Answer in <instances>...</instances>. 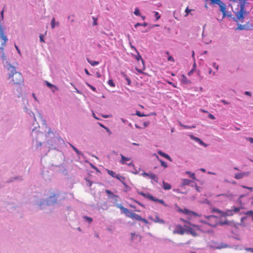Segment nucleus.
<instances>
[{"mask_svg": "<svg viewBox=\"0 0 253 253\" xmlns=\"http://www.w3.org/2000/svg\"><path fill=\"white\" fill-rule=\"evenodd\" d=\"M233 11L239 20H242L248 12L245 10V6L248 2L246 0H229Z\"/></svg>", "mask_w": 253, "mask_h": 253, "instance_id": "1", "label": "nucleus"}, {"mask_svg": "<svg viewBox=\"0 0 253 253\" xmlns=\"http://www.w3.org/2000/svg\"><path fill=\"white\" fill-rule=\"evenodd\" d=\"M8 79L10 80L13 85H21L24 82V79L22 74L17 71L14 67H12V70L8 74Z\"/></svg>", "mask_w": 253, "mask_h": 253, "instance_id": "2", "label": "nucleus"}, {"mask_svg": "<svg viewBox=\"0 0 253 253\" xmlns=\"http://www.w3.org/2000/svg\"><path fill=\"white\" fill-rule=\"evenodd\" d=\"M117 207L119 208L121 210L123 211V212L126 214V216L132 219H135L138 221L140 220L141 218V216L132 212H130L127 209L121 205H117Z\"/></svg>", "mask_w": 253, "mask_h": 253, "instance_id": "3", "label": "nucleus"}, {"mask_svg": "<svg viewBox=\"0 0 253 253\" xmlns=\"http://www.w3.org/2000/svg\"><path fill=\"white\" fill-rule=\"evenodd\" d=\"M205 218L207 220L205 221V223L212 227L216 226L219 222L218 217L215 215L206 216Z\"/></svg>", "mask_w": 253, "mask_h": 253, "instance_id": "4", "label": "nucleus"}, {"mask_svg": "<svg viewBox=\"0 0 253 253\" xmlns=\"http://www.w3.org/2000/svg\"><path fill=\"white\" fill-rule=\"evenodd\" d=\"M186 229H185L182 225L178 224L175 226V229L173 231V233L183 235L186 233Z\"/></svg>", "mask_w": 253, "mask_h": 253, "instance_id": "5", "label": "nucleus"}, {"mask_svg": "<svg viewBox=\"0 0 253 253\" xmlns=\"http://www.w3.org/2000/svg\"><path fill=\"white\" fill-rule=\"evenodd\" d=\"M148 218L155 223L159 224H164L165 223L163 219L159 217V214L157 212L155 213L154 217L152 216H149Z\"/></svg>", "mask_w": 253, "mask_h": 253, "instance_id": "6", "label": "nucleus"}, {"mask_svg": "<svg viewBox=\"0 0 253 253\" xmlns=\"http://www.w3.org/2000/svg\"><path fill=\"white\" fill-rule=\"evenodd\" d=\"M182 213L188 215L190 217H192V216H198L199 214L197 213L196 212H195L193 211H190L187 209H184L182 210Z\"/></svg>", "mask_w": 253, "mask_h": 253, "instance_id": "7", "label": "nucleus"}, {"mask_svg": "<svg viewBox=\"0 0 253 253\" xmlns=\"http://www.w3.org/2000/svg\"><path fill=\"white\" fill-rule=\"evenodd\" d=\"M141 175L143 176H149V177L150 179L154 180L156 182H158V177L155 174H154L152 173H147V172H144L142 173H141Z\"/></svg>", "mask_w": 253, "mask_h": 253, "instance_id": "8", "label": "nucleus"}, {"mask_svg": "<svg viewBox=\"0 0 253 253\" xmlns=\"http://www.w3.org/2000/svg\"><path fill=\"white\" fill-rule=\"evenodd\" d=\"M0 38L2 39L3 42L2 43V45H4L7 41L6 36L4 35L3 30L2 27L0 25Z\"/></svg>", "mask_w": 253, "mask_h": 253, "instance_id": "9", "label": "nucleus"}, {"mask_svg": "<svg viewBox=\"0 0 253 253\" xmlns=\"http://www.w3.org/2000/svg\"><path fill=\"white\" fill-rule=\"evenodd\" d=\"M140 194L151 201L158 202L159 199L158 198H155L154 197H153L152 195L150 194L149 193L145 194L144 193H141Z\"/></svg>", "mask_w": 253, "mask_h": 253, "instance_id": "10", "label": "nucleus"}, {"mask_svg": "<svg viewBox=\"0 0 253 253\" xmlns=\"http://www.w3.org/2000/svg\"><path fill=\"white\" fill-rule=\"evenodd\" d=\"M240 210V208L235 207H233L232 208L231 210L227 211H226V215H232L233 214V212H238Z\"/></svg>", "mask_w": 253, "mask_h": 253, "instance_id": "11", "label": "nucleus"}, {"mask_svg": "<svg viewBox=\"0 0 253 253\" xmlns=\"http://www.w3.org/2000/svg\"><path fill=\"white\" fill-rule=\"evenodd\" d=\"M186 233H189L194 237H196L198 235L195 229L190 227L187 228Z\"/></svg>", "mask_w": 253, "mask_h": 253, "instance_id": "12", "label": "nucleus"}, {"mask_svg": "<svg viewBox=\"0 0 253 253\" xmlns=\"http://www.w3.org/2000/svg\"><path fill=\"white\" fill-rule=\"evenodd\" d=\"M249 174H250L249 172L238 173H236L234 177H235V178H236L237 179H239L242 178L245 176H248L249 175Z\"/></svg>", "mask_w": 253, "mask_h": 253, "instance_id": "13", "label": "nucleus"}, {"mask_svg": "<svg viewBox=\"0 0 253 253\" xmlns=\"http://www.w3.org/2000/svg\"><path fill=\"white\" fill-rule=\"evenodd\" d=\"M218 5L220 7V11L223 13V17H224L226 14V6H225V5L222 1Z\"/></svg>", "mask_w": 253, "mask_h": 253, "instance_id": "14", "label": "nucleus"}, {"mask_svg": "<svg viewBox=\"0 0 253 253\" xmlns=\"http://www.w3.org/2000/svg\"><path fill=\"white\" fill-rule=\"evenodd\" d=\"M191 137L192 139L194 140L196 142H199L201 145L205 146V147L207 146V145L205 144L200 138L196 137L193 135L191 136Z\"/></svg>", "mask_w": 253, "mask_h": 253, "instance_id": "15", "label": "nucleus"}, {"mask_svg": "<svg viewBox=\"0 0 253 253\" xmlns=\"http://www.w3.org/2000/svg\"><path fill=\"white\" fill-rule=\"evenodd\" d=\"M121 160L120 161V163L122 165H124L126 164L127 161H129L130 160V158L128 157H126L125 156L123 155L122 154H121Z\"/></svg>", "mask_w": 253, "mask_h": 253, "instance_id": "16", "label": "nucleus"}, {"mask_svg": "<svg viewBox=\"0 0 253 253\" xmlns=\"http://www.w3.org/2000/svg\"><path fill=\"white\" fill-rule=\"evenodd\" d=\"M181 82L185 84H188L191 83V82L189 80H188L185 75H182L181 76Z\"/></svg>", "mask_w": 253, "mask_h": 253, "instance_id": "17", "label": "nucleus"}, {"mask_svg": "<svg viewBox=\"0 0 253 253\" xmlns=\"http://www.w3.org/2000/svg\"><path fill=\"white\" fill-rule=\"evenodd\" d=\"M163 188L165 190H169L171 188V186L170 184L168 182H166L165 181H163Z\"/></svg>", "mask_w": 253, "mask_h": 253, "instance_id": "18", "label": "nucleus"}, {"mask_svg": "<svg viewBox=\"0 0 253 253\" xmlns=\"http://www.w3.org/2000/svg\"><path fill=\"white\" fill-rule=\"evenodd\" d=\"M228 247V246L227 244L221 243L217 244L216 245L215 248L217 249H221L226 248Z\"/></svg>", "mask_w": 253, "mask_h": 253, "instance_id": "19", "label": "nucleus"}, {"mask_svg": "<svg viewBox=\"0 0 253 253\" xmlns=\"http://www.w3.org/2000/svg\"><path fill=\"white\" fill-rule=\"evenodd\" d=\"M47 86H48L49 88H51L52 91L54 92L55 90H57L58 89V87H56L55 85L46 82Z\"/></svg>", "mask_w": 253, "mask_h": 253, "instance_id": "20", "label": "nucleus"}, {"mask_svg": "<svg viewBox=\"0 0 253 253\" xmlns=\"http://www.w3.org/2000/svg\"><path fill=\"white\" fill-rule=\"evenodd\" d=\"M191 183V181L188 179H183L182 180L181 186L188 185Z\"/></svg>", "mask_w": 253, "mask_h": 253, "instance_id": "21", "label": "nucleus"}, {"mask_svg": "<svg viewBox=\"0 0 253 253\" xmlns=\"http://www.w3.org/2000/svg\"><path fill=\"white\" fill-rule=\"evenodd\" d=\"M158 154L164 157V158H166V159L171 161V158L168 154H165V153H164V152H162L161 151H159L158 152Z\"/></svg>", "mask_w": 253, "mask_h": 253, "instance_id": "22", "label": "nucleus"}, {"mask_svg": "<svg viewBox=\"0 0 253 253\" xmlns=\"http://www.w3.org/2000/svg\"><path fill=\"white\" fill-rule=\"evenodd\" d=\"M117 179L119 180L122 183L125 184L124 181L125 180V177L124 176H122L119 174H118L116 177Z\"/></svg>", "mask_w": 253, "mask_h": 253, "instance_id": "23", "label": "nucleus"}, {"mask_svg": "<svg viewBox=\"0 0 253 253\" xmlns=\"http://www.w3.org/2000/svg\"><path fill=\"white\" fill-rule=\"evenodd\" d=\"M106 170L108 174L113 177H116L117 175L116 174V173L114 171L109 169H106Z\"/></svg>", "mask_w": 253, "mask_h": 253, "instance_id": "24", "label": "nucleus"}, {"mask_svg": "<svg viewBox=\"0 0 253 253\" xmlns=\"http://www.w3.org/2000/svg\"><path fill=\"white\" fill-rule=\"evenodd\" d=\"M87 60L88 62L91 66H93L97 65L99 64V62H98V61L90 60L89 59H87Z\"/></svg>", "mask_w": 253, "mask_h": 253, "instance_id": "25", "label": "nucleus"}, {"mask_svg": "<svg viewBox=\"0 0 253 253\" xmlns=\"http://www.w3.org/2000/svg\"><path fill=\"white\" fill-rule=\"evenodd\" d=\"M186 173H187V174H188L189 175V176L192 178L193 180H196V176H195V174L194 173H192L190 171H186Z\"/></svg>", "mask_w": 253, "mask_h": 253, "instance_id": "26", "label": "nucleus"}, {"mask_svg": "<svg viewBox=\"0 0 253 253\" xmlns=\"http://www.w3.org/2000/svg\"><path fill=\"white\" fill-rule=\"evenodd\" d=\"M137 55L135 56V58L137 61L141 60L142 64H144V61L143 59L142 58L141 56L139 54L138 52H137Z\"/></svg>", "mask_w": 253, "mask_h": 253, "instance_id": "27", "label": "nucleus"}, {"mask_svg": "<svg viewBox=\"0 0 253 253\" xmlns=\"http://www.w3.org/2000/svg\"><path fill=\"white\" fill-rule=\"evenodd\" d=\"M179 125L183 127L184 128H195L196 127L195 126H185V125L182 124L180 122H179Z\"/></svg>", "mask_w": 253, "mask_h": 253, "instance_id": "28", "label": "nucleus"}, {"mask_svg": "<svg viewBox=\"0 0 253 253\" xmlns=\"http://www.w3.org/2000/svg\"><path fill=\"white\" fill-rule=\"evenodd\" d=\"M84 218L89 223H91L93 220L91 217L87 216H84Z\"/></svg>", "mask_w": 253, "mask_h": 253, "instance_id": "29", "label": "nucleus"}, {"mask_svg": "<svg viewBox=\"0 0 253 253\" xmlns=\"http://www.w3.org/2000/svg\"><path fill=\"white\" fill-rule=\"evenodd\" d=\"M69 145L77 154H80V151L70 143H69Z\"/></svg>", "mask_w": 253, "mask_h": 253, "instance_id": "30", "label": "nucleus"}, {"mask_svg": "<svg viewBox=\"0 0 253 253\" xmlns=\"http://www.w3.org/2000/svg\"><path fill=\"white\" fill-rule=\"evenodd\" d=\"M134 14L136 16H139L140 15V11L138 8L135 9Z\"/></svg>", "mask_w": 253, "mask_h": 253, "instance_id": "31", "label": "nucleus"}, {"mask_svg": "<svg viewBox=\"0 0 253 253\" xmlns=\"http://www.w3.org/2000/svg\"><path fill=\"white\" fill-rule=\"evenodd\" d=\"M108 84L112 87L115 86V84L114 83L112 80H109L108 82Z\"/></svg>", "mask_w": 253, "mask_h": 253, "instance_id": "32", "label": "nucleus"}, {"mask_svg": "<svg viewBox=\"0 0 253 253\" xmlns=\"http://www.w3.org/2000/svg\"><path fill=\"white\" fill-rule=\"evenodd\" d=\"M55 18H53L51 22V26L52 29H54L55 27Z\"/></svg>", "mask_w": 253, "mask_h": 253, "instance_id": "33", "label": "nucleus"}, {"mask_svg": "<svg viewBox=\"0 0 253 253\" xmlns=\"http://www.w3.org/2000/svg\"><path fill=\"white\" fill-rule=\"evenodd\" d=\"M144 26V27H146L147 26V23H146V22H144V23L143 24H140L139 23H137V24H136L135 25V27H136L137 26Z\"/></svg>", "mask_w": 253, "mask_h": 253, "instance_id": "34", "label": "nucleus"}, {"mask_svg": "<svg viewBox=\"0 0 253 253\" xmlns=\"http://www.w3.org/2000/svg\"><path fill=\"white\" fill-rule=\"evenodd\" d=\"M136 115L138 117H144L146 116V115H144V114H141L140 111H137L136 112Z\"/></svg>", "mask_w": 253, "mask_h": 253, "instance_id": "35", "label": "nucleus"}, {"mask_svg": "<svg viewBox=\"0 0 253 253\" xmlns=\"http://www.w3.org/2000/svg\"><path fill=\"white\" fill-rule=\"evenodd\" d=\"M160 163H161V166L164 167V168H167L168 167L167 164L165 162H164L162 160H160Z\"/></svg>", "mask_w": 253, "mask_h": 253, "instance_id": "36", "label": "nucleus"}, {"mask_svg": "<svg viewBox=\"0 0 253 253\" xmlns=\"http://www.w3.org/2000/svg\"><path fill=\"white\" fill-rule=\"evenodd\" d=\"M87 84V85L88 86H89L93 91H96V88L93 86H92L91 85L89 84L88 83H86V84Z\"/></svg>", "mask_w": 253, "mask_h": 253, "instance_id": "37", "label": "nucleus"}, {"mask_svg": "<svg viewBox=\"0 0 253 253\" xmlns=\"http://www.w3.org/2000/svg\"><path fill=\"white\" fill-rule=\"evenodd\" d=\"M168 60L169 61H171L172 62H174L175 61L174 58H173L172 56H169L168 58Z\"/></svg>", "mask_w": 253, "mask_h": 253, "instance_id": "38", "label": "nucleus"}, {"mask_svg": "<svg viewBox=\"0 0 253 253\" xmlns=\"http://www.w3.org/2000/svg\"><path fill=\"white\" fill-rule=\"evenodd\" d=\"M158 202L162 205H163L164 206H167V205H166L165 203V202L162 199H159V201H158Z\"/></svg>", "mask_w": 253, "mask_h": 253, "instance_id": "39", "label": "nucleus"}, {"mask_svg": "<svg viewBox=\"0 0 253 253\" xmlns=\"http://www.w3.org/2000/svg\"><path fill=\"white\" fill-rule=\"evenodd\" d=\"M90 166L91 168H92L93 169H94L96 171H99L98 168L96 167H95L94 165H93L92 164H90Z\"/></svg>", "mask_w": 253, "mask_h": 253, "instance_id": "40", "label": "nucleus"}, {"mask_svg": "<svg viewBox=\"0 0 253 253\" xmlns=\"http://www.w3.org/2000/svg\"><path fill=\"white\" fill-rule=\"evenodd\" d=\"M155 16H156L157 20L160 18V15H159V13L157 11H155Z\"/></svg>", "mask_w": 253, "mask_h": 253, "instance_id": "41", "label": "nucleus"}, {"mask_svg": "<svg viewBox=\"0 0 253 253\" xmlns=\"http://www.w3.org/2000/svg\"><path fill=\"white\" fill-rule=\"evenodd\" d=\"M140 221H141L143 222L145 224H148V221H147V220H146L145 218H143L141 217V218Z\"/></svg>", "mask_w": 253, "mask_h": 253, "instance_id": "42", "label": "nucleus"}, {"mask_svg": "<svg viewBox=\"0 0 253 253\" xmlns=\"http://www.w3.org/2000/svg\"><path fill=\"white\" fill-rule=\"evenodd\" d=\"M191 9H190L187 7L185 10V12L186 13V16H187L191 11Z\"/></svg>", "mask_w": 253, "mask_h": 253, "instance_id": "43", "label": "nucleus"}, {"mask_svg": "<svg viewBox=\"0 0 253 253\" xmlns=\"http://www.w3.org/2000/svg\"><path fill=\"white\" fill-rule=\"evenodd\" d=\"M105 192H106L108 195H113V193H112L111 191H110L109 190H107H107H105Z\"/></svg>", "mask_w": 253, "mask_h": 253, "instance_id": "44", "label": "nucleus"}, {"mask_svg": "<svg viewBox=\"0 0 253 253\" xmlns=\"http://www.w3.org/2000/svg\"><path fill=\"white\" fill-rule=\"evenodd\" d=\"M126 164L128 166H130V167H132L133 168L135 167L134 165V164L132 162H130L129 163H126Z\"/></svg>", "mask_w": 253, "mask_h": 253, "instance_id": "45", "label": "nucleus"}, {"mask_svg": "<svg viewBox=\"0 0 253 253\" xmlns=\"http://www.w3.org/2000/svg\"><path fill=\"white\" fill-rule=\"evenodd\" d=\"M245 250L247 251H250L253 253V248H245Z\"/></svg>", "mask_w": 253, "mask_h": 253, "instance_id": "46", "label": "nucleus"}, {"mask_svg": "<svg viewBox=\"0 0 253 253\" xmlns=\"http://www.w3.org/2000/svg\"><path fill=\"white\" fill-rule=\"evenodd\" d=\"M209 117L212 120H214L215 119V117L211 114H209Z\"/></svg>", "mask_w": 253, "mask_h": 253, "instance_id": "47", "label": "nucleus"}, {"mask_svg": "<svg viewBox=\"0 0 253 253\" xmlns=\"http://www.w3.org/2000/svg\"><path fill=\"white\" fill-rule=\"evenodd\" d=\"M247 214L248 215H252V219H253V211H249L248 212H247Z\"/></svg>", "mask_w": 253, "mask_h": 253, "instance_id": "48", "label": "nucleus"}, {"mask_svg": "<svg viewBox=\"0 0 253 253\" xmlns=\"http://www.w3.org/2000/svg\"><path fill=\"white\" fill-rule=\"evenodd\" d=\"M173 191L177 193H182V192L180 191V190L179 189H173Z\"/></svg>", "mask_w": 253, "mask_h": 253, "instance_id": "49", "label": "nucleus"}, {"mask_svg": "<svg viewBox=\"0 0 253 253\" xmlns=\"http://www.w3.org/2000/svg\"><path fill=\"white\" fill-rule=\"evenodd\" d=\"M247 140H248L251 143H253V137H249L247 138Z\"/></svg>", "mask_w": 253, "mask_h": 253, "instance_id": "50", "label": "nucleus"}, {"mask_svg": "<svg viewBox=\"0 0 253 253\" xmlns=\"http://www.w3.org/2000/svg\"><path fill=\"white\" fill-rule=\"evenodd\" d=\"M133 168H134V170L132 171V173L135 174H137L138 172V171L137 170V169H135V167Z\"/></svg>", "mask_w": 253, "mask_h": 253, "instance_id": "51", "label": "nucleus"}, {"mask_svg": "<svg viewBox=\"0 0 253 253\" xmlns=\"http://www.w3.org/2000/svg\"><path fill=\"white\" fill-rule=\"evenodd\" d=\"M40 41L41 42H44V40H43V36L42 35H40Z\"/></svg>", "mask_w": 253, "mask_h": 253, "instance_id": "52", "label": "nucleus"}, {"mask_svg": "<svg viewBox=\"0 0 253 253\" xmlns=\"http://www.w3.org/2000/svg\"><path fill=\"white\" fill-rule=\"evenodd\" d=\"M168 83L169 84H170V85H172L173 87H176V86H175V85L174 84H173L172 82L168 81Z\"/></svg>", "mask_w": 253, "mask_h": 253, "instance_id": "53", "label": "nucleus"}, {"mask_svg": "<svg viewBox=\"0 0 253 253\" xmlns=\"http://www.w3.org/2000/svg\"><path fill=\"white\" fill-rule=\"evenodd\" d=\"M84 72H85V74H86V75H90V74H89V73L88 71L86 69H84Z\"/></svg>", "mask_w": 253, "mask_h": 253, "instance_id": "54", "label": "nucleus"}, {"mask_svg": "<svg viewBox=\"0 0 253 253\" xmlns=\"http://www.w3.org/2000/svg\"><path fill=\"white\" fill-rule=\"evenodd\" d=\"M99 125H100L101 127H103V128H105V129H107V130H108V131H109V129H108V128L106 127L105 126H104L103 125H102V124H99Z\"/></svg>", "mask_w": 253, "mask_h": 253, "instance_id": "55", "label": "nucleus"}, {"mask_svg": "<svg viewBox=\"0 0 253 253\" xmlns=\"http://www.w3.org/2000/svg\"><path fill=\"white\" fill-rule=\"evenodd\" d=\"M1 58H2V59L3 60L6 59V57H5L4 53H2V56H1Z\"/></svg>", "mask_w": 253, "mask_h": 253, "instance_id": "56", "label": "nucleus"}, {"mask_svg": "<svg viewBox=\"0 0 253 253\" xmlns=\"http://www.w3.org/2000/svg\"><path fill=\"white\" fill-rule=\"evenodd\" d=\"M242 187L243 188H244L248 189H250V190H252V189L253 188L245 186H243Z\"/></svg>", "mask_w": 253, "mask_h": 253, "instance_id": "57", "label": "nucleus"}, {"mask_svg": "<svg viewBox=\"0 0 253 253\" xmlns=\"http://www.w3.org/2000/svg\"><path fill=\"white\" fill-rule=\"evenodd\" d=\"M221 102L224 104H228L229 103H228L227 102H226L225 100H221Z\"/></svg>", "mask_w": 253, "mask_h": 253, "instance_id": "58", "label": "nucleus"}, {"mask_svg": "<svg viewBox=\"0 0 253 253\" xmlns=\"http://www.w3.org/2000/svg\"><path fill=\"white\" fill-rule=\"evenodd\" d=\"M177 211L179 212H182V209H180L179 207H177Z\"/></svg>", "mask_w": 253, "mask_h": 253, "instance_id": "59", "label": "nucleus"}, {"mask_svg": "<svg viewBox=\"0 0 253 253\" xmlns=\"http://www.w3.org/2000/svg\"><path fill=\"white\" fill-rule=\"evenodd\" d=\"M130 47H131V49H134L136 52H138V51H137V49H136V48H135L134 46H133V45H131V46H130Z\"/></svg>", "mask_w": 253, "mask_h": 253, "instance_id": "60", "label": "nucleus"}, {"mask_svg": "<svg viewBox=\"0 0 253 253\" xmlns=\"http://www.w3.org/2000/svg\"><path fill=\"white\" fill-rule=\"evenodd\" d=\"M15 47L16 49H17V50L18 51V53H20V50L19 49L18 47H17V46L16 44L15 45Z\"/></svg>", "mask_w": 253, "mask_h": 253, "instance_id": "61", "label": "nucleus"}, {"mask_svg": "<svg viewBox=\"0 0 253 253\" xmlns=\"http://www.w3.org/2000/svg\"><path fill=\"white\" fill-rule=\"evenodd\" d=\"M245 94L248 95H250V96H251V93L250 92H249V91H246L245 92Z\"/></svg>", "mask_w": 253, "mask_h": 253, "instance_id": "62", "label": "nucleus"}, {"mask_svg": "<svg viewBox=\"0 0 253 253\" xmlns=\"http://www.w3.org/2000/svg\"><path fill=\"white\" fill-rule=\"evenodd\" d=\"M88 183H89V186H91L92 185V182L89 180H87Z\"/></svg>", "mask_w": 253, "mask_h": 253, "instance_id": "63", "label": "nucleus"}, {"mask_svg": "<svg viewBox=\"0 0 253 253\" xmlns=\"http://www.w3.org/2000/svg\"><path fill=\"white\" fill-rule=\"evenodd\" d=\"M96 76H97V78H100V77H101V75H100V73H98V72H97V73H96Z\"/></svg>", "mask_w": 253, "mask_h": 253, "instance_id": "64", "label": "nucleus"}]
</instances>
